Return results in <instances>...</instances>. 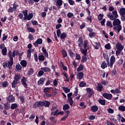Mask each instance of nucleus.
I'll use <instances>...</instances> for the list:
<instances>
[{
  "label": "nucleus",
  "instance_id": "f257e3e1",
  "mask_svg": "<svg viewBox=\"0 0 125 125\" xmlns=\"http://www.w3.org/2000/svg\"><path fill=\"white\" fill-rule=\"evenodd\" d=\"M107 17L110 19L112 21L116 20L118 17H119V15H118V12L116 10L113 11L112 13H108L107 14Z\"/></svg>",
  "mask_w": 125,
  "mask_h": 125
},
{
  "label": "nucleus",
  "instance_id": "f03ea898",
  "mask_svg": "<svg viewBox=\"0 0 125 125\" xmlns=\"http://www.w3.org/2000/svg\"><path fill=\"white\" fill-rule=\"evenodd\" d=\"M115 62H116V58L114 55H112L110 58V61H109V62L107 63L108 66L111 68H113V65H114Z\"/></svg>",
  "mask_w": 125,
  "mask_h": 125
},
{
  "label": "nucleus",
  "instance_id": "7ed1b4c3",
  "mask_svg": "<svg viewBox=\"0 0 125 125\" xmlns=\"http://www.w3.org/2000/svg\"><path fill=\"white\" fill-rule=\"evenodd\" d=\"M54 2L56 7L59 8H60L62 6V4H63L62 0H54Z\"/></svg>",
  "mask_w": 125,
  "mask_h": 125
},
{
  "label": "nucleus",
  "instance_id": "20e7f679",
  "mask_svg": "<svg viewBox=\"0 0 125 125\" xmlns=\"http://www.w3.org/2000/svg\"><path fill=\"white\" fill-rule=\"evenodd\" d=\"M103 97H104V98H105L108 100H111L112 98L113 97V95H112L111 94L104 93L103 94Z\"/></svg>",
  "mask_w": 125,
  "mask_h": 125
},
{
  "label": "nucleus",
  "instance_id": "39448f33",
  "mask_svg": "<svg viewBox=\"0 0 125 125\" xmlns=\"http://www.w3.org/2000/svg\"><path fill=\"white\" fill-rule=\"evenodd\" d=\"M64 114L65 116H63L62 118L61 121H66V119L68 118V117L69 116L70 114V111L69 110H65L64 111Z\"/></svg>",
  "mask_w": 125,
  "mask_h": 125
},
{
  "label": "nucleus",
  "instance_id": "423d86ee",
  "mask_svg": "<svg viewBox=\"0 0 125 125\" xmlns=\"http://www.w3.org/2000/svg\"><path fill=\"white\" fill-rule=\"evenodd\" d=\"M27 79L28 78L25 77H23L21 79V83L22 85H23L24 87H25V88H27V85H28L27 83H26V82H27Z\"/></svg>",
  "mask_w": 125,
  "mask_h": 125
},
{
  "label": "nucleus",
  "instance_id": "0eeeda50",
  "mask_svg": "<svg viewBox=\"0 0 125 125\" xmlns=\"http://www.w3.org/2000/svg\"><path fill=\"white\" fill-rule=\"evenodd\" d=\"M42 39L41 38L38 39L37 41L33 43V45L35 47H37L39 44H42Z\"/></svg>",
  "mask_w": 125,
  "mask_h": 125
},
{
  "label": "nucleus",
  "instance_id": "6e6552de",
  "mask_svg": "<svg viewBox=\"0 0 125 125\" xmlns=\"http://www.w3.org/2000/svg\"><path fill=\"white\" fill-rule=\"evenodd\" d=\"M86 90L87 93H88V94H89L88 95V97H91V96H92V95L94 93V92L93 91V89H92L90 88H87L86 89Z\"/></svg>",
  "mask_w": 125,
  "mask_h": 125
},
{
  "label": "nucleus",
  "instance_id": "1a4fd4ad",
  "mask_svg": "<svg viewBox=\"0 0 125 125\" xmlns=\"http://www.w3.org/2000/svg\"><path fill=\"white\" fill-rule=\"evenodd\" d=\"M16 51L14 50L13 52L10 51L8 53V56L9 59H13V57H15Z\"/></svg>",
  "mask_w": 125,
  "mask_h": 125
},
{
  "label": "nucleus",
  "instance_id": "9d476101",
  "mask_svg": "<svg viewBox=\"0 0 125 125\" xmlns=\"http://www.w3.org/2000/svg\"><path fill=\"white\" fill-rule=\"evenodd\" d=\"M7 100H8L9 103H13L15 101V98L13 95H10L7 98Z\"/></svg>",
  "mask_w": 125,
  "mask_h": 125
},
{
  "label": "nucleus",
  "instance_id": "9b49d317",
  "mask_svg": "<svg viewBox=\"0 0 125 125\" xmlns=\"http://www.w3.org/2000/svg\"><path fill=\"white\" fill-rule=\"evenodd\" d=\"M116 47L117 49H118L119 50H123L124 49V46L122 45V44L120 42H117L116 44Z\"/></svg>",
  "mask_w": 125,
  "mask_h": 125
},
{
  "label": "nucleus",
  "instance_id": "f8f14e48",
  "mask_svg": "<svg viewBox=\"0 0 125 125\" xmlns=\"http://www.w3.org/2000/svg\"><path fill=\"white\" fill-rule=\"evenodd\" d=\"M34 107H43V102L39 101L35 102Z\"/></svg>",
  "mask_w": 125,
  "mask_h": 125
},
{
  "label": "nucleus",
  "instance_id": "ddd939ff",
  "mask_svg": "<svg viewBox=\"0 0 125 125\" xmlns=\"http://www.w3.org/2000/svg\"><path fill=\"white\" fill-rule=\"evenodd\" d=\"M113 26H121V21L119 19H116L113 21Z\"/></svg>",
  "mask_w": 125,
  "mask_h": 125
},
{
  "label": "nucleus",
  "instance_id": "4468645a",
  "mask_svg": "<svg viewBox=\"0 0 125 125\" xmlns=\"http://www.w3.org/2000/svg\"><path fill=\"white\" fill-rule=\"evenodd\" d=\"M83 72H78L77 73V79H78V80H83Z\"/></svg>",
  "mask_w": 125,
  "mask_h": 125
},
{
  "label": "nucleus",
  "instance_id": "2eb2a0df",
  "mask_svg": "<svg viewBox=\"0 0 125 125\" xmlns=\"http://www.w3.org/2000/svg\"><path fill=\"white\" fill-rule=\"evenodd\" d=\"M97 85H98L96 86L97 91L101 92V91H102V89H103V85H102L100 83H98Z\"/></svg>",
  "mask_w": 125,
  "mask_h": 125
},
{
  "label": "nucleus",
  "instance_id": "dca6fc26",
  "mask_svg": "<svg viewBox=\"0 0 125 125\" xmlns=\"http://www.w3.org/2000/svg\"><path fill=\"white\" fill-rule=\"evenodd\" d=\"M34 49H30L26 50L27 58L29 59L31 58V54H32V52H34Z\"/></svg>",
  "mask_w": 125,
  "mask_h": 125
},
{
  "label": "nucleus",
  "instance_id": "f3484780",
  "mask_svg": "<svg viewBox=\"0 0 125 125\" xmlns=\"http://www.w3.org/2000/svg\"><path fill=\"white\" fill-rule=\"evenodd\" d=\"M21 78L22 77H21V75L19 73H17L15 75L14 79L15 80V81H17L18 82L19 81H20V80H21Z\"/></svg>",
  "mask_w": 125,
  "mask_h": 125
},
{
  "label": "nucleus",
  "instance_id": "a211bd4d",
  "mask_svg": "<svg viewBox=\"0 0 125 125\" xmlns=\"http://www.w3.org/2000/svg\"><path fill=\"white\" fill-rule=\"evenodd\" d=\"M8 67L9 69V70H10V69L12 68L11 67H12V65H13V59H9V61L8 62Z\"/></svg>",
  "mask_w": 125,
  "mask_h": 125
},
{
  "label": "nucleus",
  "instance_id": "6ab92c4d",
  "mask_svg": "<svg viewBox=\"0 0 125 125\" xmlns=\"http://www.w3.org/2000/svg\"><path fill=\"white\" fill-rule=\"evenodd\" d=\"M15 70L16 72H20V71L22 70V66L20 64L18 63L15 66Z\"/></svg>",
  "mask_w": 125,
  "mask_h": 125
},
{
  "label": "nucleus",
  "instance_id": "aec40b11",
  "mask_svg": "<svg viewBox=\"0 0 125 125\" xmlns=\"http://www.w3.org/2000/svg\"><path fill=\"white\" fill-rule=\"evenodd\" d=\"M41 70L43 71L45 73H49L51 71V69L48 67H42Z\"/></svg>",
  "mask_w": 125,
  "mask_h": 125
},
{
  "label": "nucleus",
  "instance_id": "412c9836",
  "mask_svg": "<svg viewBox=\"0 0 125 125\" xmlns=\"http://www.w3.org/2000/svg\"><path fill=\"white\" fill-rule=\"evenodd\" d=\"M44 81H45V78H41L37 83V84L39 85H42V84H43V83H44Z\"/></svg>",
  "mask_w": 125,
  "mask_h": 125
},
{
  "label": "nucleus",
  "instance_id": "4be33fe9",
  "mask_svg": "<svg viewBox=\"0 0 125 125\" xmlns=\"http://www.w3.org/2000/svg\"><path fill=\"white\" fill-rule=\"evenodd\" d=\"M114 31H117V33H120L121 30H122V25H117L113 28Z\"/></svg>",
  "mask_w": 125,
  "mask_h": 125
},
{
  "label": "nucleus",
  "instance_id": "5701e85b",
  "mask_svg": "<svg viewBox=\"0 0 125 125\" xmlns=\"http://www.w3.org/2000/svg\"><path fill=\"white\" fill-rule=\"evenodd\" d=\"M34 69L31 68L27 71V76H32L34 73Z\"/></svg>",
  "mask_w": 125,
  "mask_h": 125
},
{
  "label": "nucleus",
  "instance_id": "b1692460",
  "mask_svg": "<svg viewBox=\"0 0 125 125\" xmlns=\"http://www.w3.org/2000/svg\"><path fill=\"white\" fill-rule=\"evenodd\" d=\"M78 42L79 47H82V46H83V38H79L78 41Z\"/></svg>",
  "mask_w": 125,
  "mask_h": 125
},
{
  "label": "nucleus",
  "instance_id": "393cba45",
  "mask_svg": "<svg viewBox=\"0 0 125 125\" xmlns=\"http://www.w3.org/2000/svg\"><path fill=\"white\" fill-rule=\"evenodd\" d=\"M20 64L22 67H23V68H26L27 66V61L25 60H22L20 62Z\"/></svg>",
  "mask_w": 125,
  "mask_h": 125
},
{
  "label": "nucleus",
  "instance_id": "a878e982",
  "mask_svg": "<svg viewBox=\"0 0 125 125\" xmlns=\"http://www.w3.org/2000/svg\"><path fill=\"white\" fill-rule=\"evenodd\" d=\"M88 41H87V40H84L83 43L84 48L88 49Z\"/></svg>",
  "mask_w": 125,
  "mask_h": 125
},
{
  "label": "nucleus",
  "instance_id": "bb28decb",
  "mask_svg": "<svg viewBox=\"0 0 125 125\" xmlns=\"http://www.w3.org/2000/svg\"><path fill=\"white\" fill-rule=\"evenodd\" d=\"M68 52L69 53V56L71 58H74L75 57V54L73 53V51L71 49L68 50Z\"/></svg>",
  "mask_w": 125,
  "mask_h": 125
},
{
  "label": "nucleus",
  "instance_id": "cd10ccee",
  "mask_svg": "<svg viewBox=\"0 0 125 125\" xmlns=\"http://www.w3.org/2000/svg\"><path fill=\"white\" fill-rule=\"evenodd\" d=\"M7 48L6 47L4 48L1 50V54L3 56H5L7 55Z\"/></svg>",
  "mask_w": 125,
  "mask_h": 125
},
{
  "label": "nucleus",
  "instance_id": "c85d7f7f",
  "mask_svg": "<svg viewBox=\"0 0 125 125\" xmlns=\"http://www.w3.org/2000/svg\"><path fill=\"white\" fill-rule=\"evenodd\" d=\"M51 89H53V88L52 87H46L44 88L43 91L44 93H48Z\"/></svg>",
  "mask_w": 125,
  "mask_h": 125
},
{
  "label": "nucleus",
  "instance_id": "c756f323",
  "mask_svg": "<svg viewBox=\"0 0 125 125\" xmlns=\"http://www.w3.org/2000/svg\"><path fill=\"white\" fill-rule=\"evenodd\" d=\"M50 103L48 101H45L43 102V106L44 107H49Z\"/></svg>",
  "mask_w": 125,
  "mask_h": 125
},
{
  "label": "nucleus",
  "instance_id": "7c9ffc66",
  "mask_svg": "<svg viewBox=\"0 0 125 125\" xmlns=\"http://www.w3.org/2000/svg\"><path fill=\"white\" fill-rule=\"evenodd\" d=\"M18 83V81L14 80L13 81V83H12V88H15V87H16V85Z\"/></svg>",
  "mask_w": 125,
  "mask_h": 125
},
{
  "label": "nucleus",
  "instance_id": "2f4dec72",
  "mask_svg": "<svg viewBox=\"0 0 125 125\" xmlns=\"http://www.w3.org/2000/svg\"><path fill=\"white\" fill-rule=\"evenodd\" d=\"M99 103L103 105H105V104H106V101L105 100H102L101 99H99L98 100Z\"/></svg>",
  "mask_w": 125,
  "mask_h": 125
},
{
  "label": "nucleus",
  "instance_id": "473e14b6",
  "mask_svg": "<svg viewBox=\"0 0 125 125\" xmlns=\"http://www.w3.org/2000/svg\"><path fill=\"white\" fill-rule=\"evenodd\" d=\"M60 37L61 40H65L67 37V33L63 32L61 34Z\"/></svg>",
  "mask_w": 125,
  "mask_h": 125
},
{
  "label": "nucleus",
  "instance_id": "72a5a7b5",
  "mask_svg": "<svg viewBox=\"0 0 125 125\" xmlns=\"http://www.w3.org/2000/svg\"><path fill=\"white\" fill-rule=\"evenodd\" d=\"M62 54L63 56V58H65V57H67L68 56L67 52H66V50H65V49L62 50Z\"/></svg>",
  "mask_w": 125,
  "mask_h": 125
},
{
  "label": "nucleus",
  "instance_id": "f704fd0d",
  "mask_svg": "<svg viewBox=\"0 0 125 125\" xmlns=\"http://www.w3.org/2000/svg\"><path fill=\"white\" fill-rule=\"evenodd\" d=\"M42 51L44 55H45L47 58H48V53H47L46 49L44 48V47H42Z\"/></svg>",
  "mask_w": 125,
  "mask_h": 125
},
{
  "label": "nucleus",
  "instance_id": "c9c22d12",
  "mask_svg": "<svg viewBox=\"0 0 125 125\" xmlns=\"http://www.w3.org/2000/svg\"><path fill=\"white\" fill-rule=\"evenodd\" d=\"M106 27L107 28H113V24L112 22L109 21H106Z\"/></svg>",
  "mask_w": 125,
  "mask_h": 125
},
{
  "label": "nucleus",
  "instance_id": "e433bc0d",
  "mask_svg": "<svg viewBox=\"0 0 125 125\" xmlns=\"http://www.w3.org/2000/svg\"><path fill=\"white\" fill-rule=\"evenodd\" d=\"M108 67V64L106 62L104 61L101 65V68L102 69H105V68H107Z\"/></svg>",
  "mask_w": 125,
  "mask_h": 125
},
{
  "label": "nucleus",
  "instance_id": "4c0bfd02",
  "mask_svg": "<svg viewBox=\"0 0 125 125\" xmlns=\"http://www.w3.org/2000/svg\"><path fill=\"white\" fill-rule=\"evenodd\" d=\"M80 87H84V86H86V83H84L83 81H81L79 83Z\"/></svg>",
  "mask_w": 125,
  "mask_h": 125
},
{
  "label": "nucleus",
  "instance_id": "58836bf2",
  "mask_svg": "<svg viewBox=\"0 0 125 125\" xmlns=\"http://www.w3.org/2000/svg\"><path fill=\"white\" fill-rule=\"evenodd\" d=\"M1 85L2 87H7L8 86V82L7 81H4L2 82Z\"/></svg>",
  "mask_w": 125,
  "mask_h": 125
},
{
  "label": "nucleus",
  "instance_id": "ea45409f",
  "mask_svg": "<svg viewBox=\"0 0 125 125\" xmlns=\"http://www.w3.org/2000/svg\"><path fill=\"white\" fill-rule=\"evenodd\" d=\"M18 107V104L15 103L11 104V109L12 110H14V109H16Z\"/></svg>",
  "mask_w": 125,
  "mask_h": 125
},
{
  "label": "nucleus",
  "instance_id": "a19ab883",
  "mask_svg": "<svg viewBox=\"0 0 125 125\" xmlns=\"http://www.w3.org/2000/svg\"><path fill=\"white\" fill-rule=\"evenodd\" d=\"M19 5L17 4V3L16 2H14L13 5V9H14V11H16L17 10V7H18Z\"/></svg>",
  "mask_w": 125,
  "mask_h": 125
},
{
  "label": "nucleus",
  "instance_id": "79ce46f5",
  "mask_svg": "<svg viewBox=\"0 0 125 125\" xmlns=\"http://www.w3.org/2000/svg\"><path fill=\"white\" fill-rule=\"evenodd\" d=\"M83 65L81 64L77 69V72H81V71H83Z\"/></svg>",
  "mask_w": 125,
  "mask_h": 125
},
{
  "label": "nucleus",
  "instance_id": "37998d69",
  "mask_svg": "<svg viewBox=\"0 0 125 125\" xmlns=\"http://www.w3.org/2000/svg\"><path fill=\"white\" fill-rule=\"evenodd\" d=\"M38 59L39 61H44V59H45L44 56H43V55H39Z\"/></svg>",
  "mask_w": 125,
  "mask_h": 125
},
{
  "label": "nucleus",
  "instance_id": "c03bdc74",
  "mask_svg": "<svg viewBox=\"0 0 125 125\" xmlns=\"http://www.w3.org/2000/svg\"><path fill=\"white\" fill-rule=\"evenodd\" d=\"M120 15H125V8H121L120 10Z\"/></svg>",
  "mask_w": 125,
  "mask_h": 125
},
{
  "label": "nucleus",
  "instance_id": "a18cd8bd",
  "mask_svg": "<svg viewBox=\"0 0 125 125\" xmlns=\"http://www.w3.org/2000/svg\"><path fill=\"white\" fill-rule=\"evenodd\" d=\"M81 52L84 56H86L87 53V49H81Z\"/></svg>",
  "mask_w": 125,
  "mask_h": 125
},
{
  "label": "nucleus",
  "instance_id": "49530a36",
  "mask_svg": "<svg viewBox=\"0 0 125 125\" xmlns=\"http://www.w3.org/2000/svg\"><path fill=\"white\" fill-rule=\"evenodd\" d=\"M103 56L105 59H106V61L107 63H109V56L106 53H103Z\"/></svg>",
  "mask_w": 125,
  "mask_h": 125
},
{
  "label": "nucleus",
  "instance_id": "de8ad7c7",
  "mask_svg": "<svg viewBox=\"0 0 125 125\" xmlns=\"http://www.w3.org/2000/svg\"><path fill=\"white\" fill-rule=\"evenodd\" d=\"M62 75L66 78L65 82H70V78L68 77V75H67V73H62Z\"/></svg>",
  "mask_w": 125,
  "mask_h": 125
},
{
  "label": "nucleus",
  "instance_id": "09e8293b",
  "mask_svg": "<svg viewBox=\"0 0 125 125\" xmlns=\"http://www.w3.org/2000/svg\"><path fill=\"white\" fill-rule=\"evenodd\" d=\"M27 30L30 33H35L36 32V30L33 27H27Z\"/></svg>",
  "mask_w": 125,
  "mask_h": 125
},
{
  "label": "nucleus",
  "instance_id": "8fccbe9b",
  "mask_svg": "<svg viewBox=\"0 0 125 125\" xmlns=\"http://www.w3.org/2000/svg\"><path fill=\"white\" fill-rule=\"evenodd\" d=\"M34 17V15H33V13H29L28 15L27 16V20H31L32 18Z\"/></svg>",
  "mask_w": 125,
  "mask_h": 125
},
{
  "label": "nucleus",
  "instance_id": "3c124183",
  "mask_svg": "<svg viewBox=\"0 0 125 125\" xmlns=\"http://www.w3.org/2000/svg\"><path fill=\"white\" fill-rule=\"evenodd\" d=\"M101 83L104 85H107V84H108V81L102 80L101 81Z\"/></svg>",
  "mask_w": 125,
  "mask_h": 125
},
{
  "label": "nucleus",
  "instance_id": "603ef678",
  "mask_svg": "<svg viewBox=\"0 0 125 125\" xmlns=\"http://www.w3.org/2000/svg\"><path fill=\"white\" fill-rule=\"evenodd\" d=\"M62 88H63V90L64 91L65 93H68V92H70V89L67 87H63Z\"/></svg>",
  "mask_w": 125,
  "mask_h": 125
},
{
  "label": "nucleus",
  "instance_id": "864d4df0",
  "mask_svg": "<svg viewBox=\"0 0 125 125\" xmlns=\"http://www.w3.org/2000/svg\"><path fill=\"white\" fill-rule=\"evenodd\" d=\"M43 74H44V72L42 70H40L38 72V77H41V76H43Z\"/></svg>",
  "mask_w": 125,
  "mask_h": 125
},
{
  "label": "nucleus",
  "instance_id": "5fc2aeb1",
  "mask_svg": "<svg viewBox=\"0 0 125 125\" xmlns=\"http://www.w3.org/2000/svg\"><path fill=\"white\" fill-rule=\"evenodd\" d=\"M68 1L70 5H75V4H76L75 1L73 0H68Z\"/></svg>",
  "mask_w": 125,
  "mask_h": 125
},
{
  "label": "nucleus",
  "instance_id": "6e6d98bb",
  "mask_svg": "<svg viewBox=\"0 0 125 125\" xmlns=\"http://www.w3.org/2000/svg\"><path fill=\"white\" fill-rule=\"evenodd\" d=\"M67 16L68 18H72V17H74V14L71 12H68L67 14Z\"/></svg>",
  "mask_w": 125,
  "mask_h": 125
},
{
  "label": "nucleus",
  "instance_id": "4d7b16f0",
  "mask_svg": "<svg viewBox=\"0 0 125 125\" xmlns=\"http://www.w3.org/2000/svg\"><path fill=\"white\" fill-rule=\"evenodd\" d=\"M80 107H82L83 109H85L86 108V106L84 104V103L82 102L80 104Z\"/></svg>",
  "mask_w": 125,
  "mask_h": 125
},
{
  "label": "nucleus",
  "instance_id": "13d9d810",
  "mask_svg": "<svg viewBox=\"0 0 125 125\" xmlns=\"http://www.w3.org/2000/svg\"><path fill=\"white\" fill-rule=\"evenodd\" d=\"M104 47L106 49H111V45L108 43L105 45Z\"/></svg>",
  "mask_w": 125,
  "mask_h": 125
},
{
  "label": "nucleus",
  "instance_id": "bf43d9fd",
  "mask_svg": "<svg viewBox=\"0 0 125 125\" xmlns=\"http://www.w3.org/2000/svg\"><path fill=\"white\" fill-rule=\"evenodd\" d=\"M68 101L69 103V104L71 106L74 104V101H73V98L71 99H68Z\"/></svg>",
  "mask_w": 125,
  "mask_h": 125
},
{
  "label": "nucleus",
  "instance_id": "052dcab7",
  "mask_svg": "<svg viewBox=\"0 0 125 125\" xmlns=\"http://www.w3.org/2000/svg\"><path fill=\"white\" fill-rule=\"evenodd\" d=\"M22 13L23 14L24 16H28V10L22 11Z\"/></svg>",
  "mask_w": 125,
  "mask_h": 125
},
{
  "label": "nucleus",
  "instance_id": "680f3d73",
  "mask_svg": "<svg viewBox=\"0 0 125 125\" xmlns=\"http://www.w3.org/2000/svg\"><path fill=\"white\" fill-rule=\"evenodd\" d=\"M120 89H121V87H119L117 88H116L114 90H115V93L118 94V93H121V90H120Z\"/></svg>",
  "mask_w": 125,
  "mask_h": 125
},
{
  "label": "nucleus",
  "instance_id": "e2e57ef3",
  "mask_svg": "<svg viewBox=\"0 0 125 125\" xmlns=\"http://www.w3.org/2000/svg\"><path fill=\"white\" fill-rule=\"evenodd\" d=\"M109 11H115V8L113 6H110L108 8Z\"/></svg>",
  "mask_w": 125,
  "mask_h": 125
},
{
  "label": "nucleus",
  "instance_id": "0e129e2a",
  "mask_svg": "<svg viewBox=\"0 0 125 125\" xmlns=\"http://www.w3.org/2000/svg\"><path fill=\"white\" fill-rule=\"evenodd\" d=\"M103 16H104V15L100 14L98 18V20H99V21H101V20H102V19H103Z\"/></svg>",
  "mask_w": 125,
  "mask_h": 125
},
{
  "label": "nucleus",
  "instance_id": "69168bd1",
  "mask_svg": "<svg viewBox=\"0 0 125 125\" xmlns=\"http://www.w3.org/2000/svg\"><path fill=\"white\" fill-rule=\"evenodd\" d=\"M70 108V106H69L68 104H65L63 106V110H68Z\"/></svg>",
  "mask_w": 125,
  "mask_h": 125
},
{
  "label": "nucleus",
  "instance_id": "338daca9",
  "mask_svg": "<svg viewBox=\"0 0 125 125\" xmlns=\"http://www.w3.org/2000/svg\"><path fill=\"white\" fill-rule=\"evenodd\" d=\"M57 36L58 37V38H59V37H60V36H61V31L60 30V29H57Z\"/></svg>",
  "mask_w": 125,
  "mask_h": 125
},
{
  "label": "nucleus",
  "instance_id": "774afa93",
  "mask_svg": "<svg viewBox=\"0 0 125 125\" xmlns=\"http://www.w3.org/2000/svg\"><path fill=\"white\" fill-rule=\"evenodd\" d=\"M106 125H116L115 124H114V123H112V122H110V121L106 122Z\"/></svg>",
  "mask_w": 125,
  "mask_h": 125
}]
</instances>
